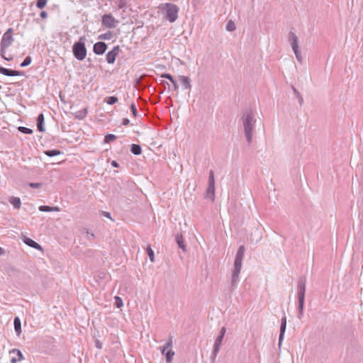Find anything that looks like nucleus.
<instances>
[{
    "instance_id": "nucleus-48",
    "label": "nucleus",
    "mask_w": 363,
    "mask_h": 363,
    "mask_svg": "<svg viewBox=\"0 0 363 363\" xmlns=\"http://www.w3.org/2000/svg\"><path fill=\"white\" fill-rule=\"evenodd\" d=\"M172 84H173L174 90H175V91H176V90H177V89H178V88H179V86H178V84H177V82H176V81H175V80H174V83H172Z\"/></svg>"
},
{
    "instance_id": "nucleus-49",
    "label": "nucleus",
    "mask_w": 363,
    "mask_h": 363,
    "mask_svg": "<svg viewBox=\"0 0 363 363\" xmlns=\"http://www.w3.org/2000/svg\"><path fill=\"white\" fill-rule=\"evenodd\" d=\"M111 165H112L113 167H118V162H117L116 161H115V160H113V161L111 162Z\"/></svg>"
},
{
    "instance_id": "nucleus-47",
    "label": "nucleus",
    "mask_w": 363,
    "mask_h": 363,
    "mask_svg": "<svg viewBox=\"0 0 363 363\" xmlns=\"http://www.w3.org/2000/svg\"><path fill=\"white\" fill-rule=\"evenodd\" d=\"M129 123H130L129 119H128V118H124V119L123 120V123H123V125H128V124H129Z\"/></svg>"
},
{
    "instance_id": "nucleus-31",
    "label": "nucleus",
    "mask_w": 363,
    "mask_h": 363,
    "mask_svg": "<svg viewBox=\"0 0 363 363\" xmlns=\"http://www.w3.org/2000/svg\"><path fill=\"white\" fill-rule=\"evenodd\" d=\"M208 185H215V177H214V173H213V170H211L209 172Z\"/></svg>"
},
{
    "instance_id": "nucleus-29",
    "label": "nucleus",
    "mask_w": 363,
    "mask_h": 363,
    "mask_svg": "<svg viewBox=\"0 0 363 363\" xmlns=\"http://www.w3.org/2000/svg\"><path fill=\"white\" fill-rule=\"evenodd\" d=\"M113 33L111 31L106 32L99 35V38L101 40H109L112 38Z\"/></svg>"
},
{
    "instance_id": "nucleus-4",
    "label": "nucleus",
    "mask_w": 363,
    "mask_h": 363,
    "mask_svg": "<svg viewBox=\"0 0 363 363\" xmlns=\"http://www.w3.org/2000/svg\"><path fill=\"white\" fill-rule=\"evenodd\" d=\"M72 51L78 60H83L86 57V49L84 45V38H80L79 40L74 44Z\"/></svg>"
},
{
    "instance_id": "nucleus-8",
    "label": "nucleus",
    "mask_w": 363,
    "mask_h": 363,
    "mask_svg": "<svg viewBox=\"0 0 363 363\" xmlns=\"http://www.w3.org/2000/svg\"><path fill=\"white\" fill-rule=\"evenodd\" d=\"M161 349V352L166 357V362L171 363L174 355V352L172 351V341L170 339Z\"/></svg>"
},
{
    "instance_id": "nucleus-41",
    "label": "nucleus",
    "mask_w": 363,
    "mask_h": 363,
    "mask_svg": "<svg viewBox=\"0 0 363 363\" xmlns=\"http://www.w3.org/2000/svg\"><path fill=\"white\" fill-rule=\"evenodd\" d=\"M294 52L296 55L297 60L299 62H302L301 52L299 50H294Z\"/></svg>"
},
{
    "instance_id": "nucleus-50",
    "label": "nucleus",
    "mask_w": 363,
    "mask_h": 363,
    "mask_svg": "<svg viewBox=\"0 0 363 363\" xmlns=\"http://www.w3.org/2000/svg\"><path fill=\"white\" fill-rule=\"evenodd\" d=\"M96 347H97L98 348H99V349H101V344H100L99 341H97V342H96Z\"/></svg>"
},
{
    "instance_id": "nucleus-30",
    "label": "nucleus",
    "mask_w": 363,
    "mask_h": 363,
    "mask_svg": "<svg viewBox=\"0 0 363 363\" xmlns=\"http://www.w3.org/2000/svg\"><path fill=\"white\" fill-rule=\"evenodd\" d=\"M235 28H236L235 24L234 23V22L233 21H229L227 23L226 29L228 31H233L235 30Z\"/></svg>"
},
{
    "instance_id": "nucleus-24",
    "label": "nucleus",
    "mask_w": 363,
    "mask_h": 363,
    "mask_svg": "<svg viewBox=\"0 0 363 363\" xmlns=\"http://www.w3.org/2000/svg\"><path fill=\"white\" fill-rule=\"evenodd\" d=\"M130 151L133 154H134L135 155H139L142 152V149H141L140 145H137V144H133L131 145Z\"/></svg>"
},
{
    "instance_id": "nucleus-13",
    "label": "nucleus",
    "mask_w": 363,
    "mask_h": 363,
    "mask_svg": "<svg viewBox=\"0 0 363 363\" xmlns=\"http://www.w3.org/2000/svg\"><path fill=\"white\" fill-rule=\"evenodd\" d=\"M289 40L290 42V44H291L293 51L299 50L298 38L294 33H293V32L289 33Z\"/></svg>"
},
{
    "instance_id": "nucleus-3",
    "label": "nucleus",
    "mask_w": 363,
    "mask_h": 363,
    "mask_svg": "<svg viewBox=\"0 0 363 363\" xmlns=\"http://www.w3.org/2000/svg\"><path fill=\"white\" fill-rule=\"evenodd\" d=\"M13 29L9 28L3 35L0 43V55L4 60L11 61L12 57H6L5 54L7 48L13 43L14 39L12 35Z\"/></svg>"
},
{
    "instance_id": "nucleus-11",
    "label": "nucleus",
    "mask_w": 363,
    "mask_h": 363,
    "mask_svg": "<svg viewBox=\"0 0 363 363\" xmlns=\"http://www.w3.org/2000/svg\"><path fill=\"white\" fill-rule=\"evenodd\" d=\"M107 48V45L104 42H98L94 45L93 51L96 55L104 54Z\"/></svg>"
},
{
    "instance_id": "nucleus-33",
    "label": "nucleus",
    "mask_w": 363,
    "mask_h": 363,
    "mask_svg": "<svg viewBox=\"0 0 363 363\" xmlns=\"http://www.w3.org/2000/svg\"><path fill=\"white\" fill-rule=\"evenodd\" d=\"M48 1V0H37L36 6L38 9H42L45 6Z\"/></svg>"
},
{
    "instance_id": "nucleus-20",
    "label": "nucleus",
    "mask_w": 363,
    "mask_h": 363,
    "mask_svg": "<svg viewBox=\"0 0 363 363\" xmlns=\"http://www.w3.org/2000/svg\"><path fill=\"white\" fill-rule=\"evenodd\" d=\"M37 127L38 130L40 132H44L45 128H44V116L43 113H40L38 115L37 118Z\"/></svg>"
},
{
    "instance_id": "nucleus-7",
    "label": "nucleus",
    "mask_w": 363,
    "mask_h": 363,
    "mask_svg": "<svg viewBox=\"0 0 363 363\" xmlns=\"http://www.w3.org/2000/svg\"><path fill=\"white\" fill-rule=\"evenodd\" d=\"M306 280L301 278L298 281L297 296L298 305H304Z\"/></svg>"
},
{
    "instance_id": "nucleus-51",
    "label": "nucleus",
    "mask_w": 363,
    "mask_h": 363,
    "mask_svg": "<svg viewBox=\"0 0 363 363\" xmlns=\"http://www.w3.org/2000/svg\"><path fill=\"white\" fill-rule=\"evenodd\" d=\"M104 215H105V216H106V217H108V218H111V216H110V213H108V212H104Z\"/></svg>"
},
{
    "instance_id": "nucleus-6",
    "label": "nucleus",
    "mask_w": 363,
    "mask_h": 363,
    "mask_svg": "<svg viewBox=\"0 0 363 363\" xmlns=\"http://www.w3.org/2000/svg\"><path fill=\"white\" fill-rule=\"evenodd\" d=\"M101 24L106 28H114L119 24V21L117 20L111 13L104 14L101 16Z\"/></svg>"
},
{
    "instance_id": "nucleus-2",
    "label": "nucleus",
    "mask_w": 363,
    "mask_h": 363,
    "mask_svg": "<svg viewBox=\"0 0 363 363\" xmlns=\"http://www.w3.org/2000/svg\"><path fill=\"white\" fill-rule=\"evenodd\" d=\"M245 251V249L243 245L240 246L237 251L234 261V268L233 269L231 277V282L230 287V290L231 291H233L237 287L238 283L239 281V277L242 268V263L244 257Z\"/></svg>"
},
{
    "instance_id": "nucleus-52",
    "label": "nucleus",
    "mask_w": 363,
    "mask_h": 363,
    "mask_svg": "<svg viewBox=\"0 0 363 363\" xmlns=\"http://www.w3.org/2000/svg\"><path fill=\"white\" fill-rule=\"evenodd\" d=\"M3 253V249L0 247V255Z\"/></svg>"
},
{
    "instance_id": "nucleus-1",
    "label": "nucleus",
    "mask_w": 363,
    "mask_h": 363,
    "mask_svg": "<svg viewBox=\"0 0 363 363\" xmlns=\"http://www.w3.org/2000/svg\"><path fill=\"white\" fill-rule=\"evenodd\" d=\"M244 133L248 144H251L256 128V113L250 109L245 111L241 118Z\"/></svg>"
},
{
    "instance_id": "nucleus-37",
    "label": "nucleus",
    "mask_w": 363,
    "mask_h": 363,
    "mask_svg": "<svg viewBox=\"0 0 363 363\" xmlns=\"http://www.w3.org/2000/svg\"><path fill=\"white\" fill-rule=\"evenodd\" d=\"M292 89H293V91L294 93V94L296 95V96L297 97V99H298V101L299 103L301 104L303 103V98L302 96H301L300 93L298 92V91L294 87L292 86Z\"/></svg>"
},
{
    "instance_id": "nucleus-14",
    "label": "nucleus",
    "mask_w": 363,
    "mask_h": 363,
    "mask_svg": "<svg viewBox=\"0 0 363 363\" xmlns=\"http://www.w3.org/2000/svg\"><path fill=\"white\" fill-rule=\"evenodd\" d=\"M286 328V317L284 316L281 318V325H280V333H279V347L281 346V342L284 340Z\"/></svg>"
},
{
    "instance_id": "nucleus-9",
    "label": "nucleus",
    "mask_w": 363,
    "mask_h": 363,
    "mask_svg": "<svg viewBox=\"0 0 363 363\" xmlns=\"http://www.w3.org/2000/svg\"><path fill=\"white\" fill-rule=\"evenodd\" d=\"M119 51V46H115L111 51H109L106 56V60L108 63L113 64L116 60V57Z\"/></svg>"
},
{
    "instance_id": "nucleus-26",
    "label": "nucleus",
    "mask_w": 363,
    "mask_h": 363,
    "mask_svg": "<svg viewBox=\"0 0 363 363\" xmlns=\"http://www.w3.org/2000/svg\"><path fill=\"white\" fill-rule=\"evenodd\" d=\"M61 152L58 150H48L45 152V154L48 157H54L60 155Z\"/></svg>"
},
{
    "instance_id": "nucleus-23",
    "label": "nucleus",
    "mask_w": 363,
    "mask_h": 363,
    "mask_svg": "<svg viewBox=\"0 0 363 363\" xmlns=\"http://www.w3.org/2000/svg\"><path fill=\"white\" fill-rule=\"evenodd\" d=\"M14 329L17 335H20L21 332V323L18 317H16L13 320Z\"/></svg>"
},
{
    "instance_id": "nucleus-43",
    "label": "nucleus",
    "mask_w": 363,
    "mask_h": 363,
    "mask_svg": "<svg viewBox=\"0 0 363 363\" xmlns=\"http://www.w3.org/2000/svg\"><path fill=\"white\" fill-rule=\"evenodd\" d=\"M130 109H131V111H132L133 115L135 117H136V116H137V113H138V112H137L136 106L135 105V104H133H133L130 105Z\"/></svg>"
},
{
    "instance_id": "nucleus-36",
    "label": "nucleus",
    "mask_w": 363,
    "mask_h": 363,
    "mask_svg": "<svg viewBox=\"0 0 363 363\" xmlns=\"http://www.w3.org/2000/svg\"><path fill=\"white\" fill-rule=\"evenodd\" d=\"M123 303L122 298H120L119 296H116L115 297V303H114L116 307L119 308L123 306Z\"/></svg>"
},
{
    "instance_id": "nucleus-44",
    "label": "nucleus",
    "mask_w": 363,
    "mask_h": 363,
    "mask_svg": "<svg viewBox=\"0 0 363 363\" xmlns=\"http://www.w3.org/2000/svg\"><path fill=\"white\" fill-rule=\"evenodd\" d=\"M28 185L31 188L37 189V188L41 187L43 184H42V183H29Z\"/></svg>"
},
{
    "instance_id": "nucleus-21",
    "label": "nucleus",
    "mask_w": 363,
    "mask_h": 363,
    "mask_svg": "<svg viewBox=\"0 0 363 363\" xmlns=\"http://www.w3.org/2000/svg\"><path fill=\"white\" fill-rule=\"evenodd\" d=\"M39 211L43 212H50V211H56L58 212L60 211V208L58 206H40L39 207Z\"/></svg>"
},
{
    "instance_id": "nucleus-22",
    "label": "nucleus",
    "mask_w": 363,
    "mask_h": 363,
    "mask_svg": "<svg viewBox=\"0 0 363 363\" xmlns=\"http://www.w3.org/2000/svg\"><path fill=\"white\" fill-rule=\"evenodd\" d=\"M9 201L15 208L19 209L21 208V202L18 197L11 196L9 198Z\"/></svg>"
},
{
    "instance_id": "nucleus-32",
    "label": "nucleus",
    "mask_w": 363,
    "mask_h": 363,
    "mask_svg": "<svg viewBox=\"0 0 363 363\" xmlns=\"http://www.w3.org/2000/svg\"><path fill=\"white\" fill-rule=\"evenodd\" d=\"M84 232L86 233V238L87 240L91 241L95 238L94 233L90 232L88 229H84Z\"/></svg>"
},
{
    "instance_id": "nucleus-45",
    "label": "nucleus",
    "mask_w": 363,
    "mask_h": 363,
    "mask_svg": "<svg viewBox=\"0 0 363 363\" xmlns=\"http://www.w3.org/2000/svg\"><path fill=\"white\" fill-rule=\"evenodd\" d=\"M225 332H226V329L225 327H223L220 330V334L218 336L220 337H224V335L225 334Z\"/></svg>"
},
{
    "instance_id": "nucleus-25",
    "label": "nucleus",
    "mask_w": 363,
    "mask_h": 363,
    "mask_svg": "<svg viewBox=\"0 0 363 363\" xmlns=\"http://www.w3.org/2000/svg\"><path fill=\"white\" fill-rule=\"evenodd\" d=\"M86 114H87L86 108H84V109L77 111L74 113V116L77 118L81 120V119H83L84 118H85Z\"/></svg>"
},
{
    "instance_id": "nucleus-40",
    "label": "nucleus",
    "mask_w": 363,
    "mask_h": 363,
    "mask_svg": "<svg viewBox=\"0 0 363 363\" xmlns=\"http://www.w3.org/2000/svg\"><path fill=\"white\" fill-rule=\"evenodd\" d=\"M116 4L118 9H123L127 6V2L125 0H118Z\"/></svg>"
},
{
    "instance_id": "nucleus-17",
    "label": "nucleus",
    "mask_w": 363,
    "mask_h": 363,
    "mask_svg": "<svg viewBox=\"0 0 363 363\" xmlns=\"http://www.w3.org/2000/svg\"><path fill=\"white\" fill-rule=\"evenodd\" d=\"M175 240H176V242L177 243L179 247L181 248L183 250V252H186V245H184L182 235L177 233L175 235Z\"/></svg>"
},
{
    "instance_id": "nucleus-27",
    "label": "nucleus",
    "mask_w": 363,
    "mask_h": 363,
    "mask_svg": "<svg viewBox=\"0 0 363 363\" xmlns=\"http://www.w3.org/2000/svg\"><path fill=\"white\" fill-rule=\"evenodd\" d=\"M118 101L116 96H107L104 99V102L109 105L116 104Z\"/></svg>"
},
{
    "instance_id": "nucleus-12",
    "label": "nucleus",
    "mask_w": 363,
    "mask_h": 363,
    "mask_svg": "<svg viewBox=\"0 0 363 363\" xmlns=\"http://www.w3.org/2000/svg\"><path fill=\"white\" fill-rule=\"evenodd\" d=\"M10 354L12 355L11 358V363H17L23 359L21 352L17 349L10 351Z\"/></svg>"
},
{
    "instance_id": "nucleus-10",
    "label": "nucleus",
    "mask_w": 363,
    "mask_h": 363,
    "mask_svg": "<svg viewBox=\"0 0 363 363\" xmlns=\"http://www.w3.org/2000/svg\"><path fill=\"white\" fill-rule=\"evenodd\" d=\"M223 340V337L218 336L216 339L215 340L214 345H213V349L212 352V358L215 359L219 352L222 341Z\"/></svg>"
},
{
    "instance_id": "nucleus-39",
    "label": "nucleus",
    "mask_w": 363,
    "mask_h": 363,
    "mask_svg": "<svg viewBox=\"0 0 363 363\" xmlns=\"http://www.w3.org/2000/svg\"><path fill=\"white\" fill-rule=\"evenodd\" d=\"M303 307L304 305H298V318L301 319L303 315Z\"/></svg>"
},
{
    "instance_id": "nucleus-46",
    "label": "nucleus",
    "mask_w": 363,
    "mask_h": 363,
    "mask_svg": "<svg viewBox=\"0 0 363 363\" xmlns=\"http://www.w3.org/2000/svg\"><path fill=\"white\" fill-rule=\"evenodd\" d=\"M40 16L42 18H46L48 17V13H47L46 11H41L40 13Z\"/></svg>"
},
{
    "instance_id": "nucleus-34",
    "label": "nucleus",
    "mask_w": 363,
    "mask_h": 363,
    "mask_svg": "<svg viewBox=\"0 0 363 363\" xmlns=\"http://www.w3.org/2000/svg\"><path fill=\"white\" fill-rule=\"evenodd\" d=\"M18 130L25 134H31L33 133V130L28 128L20 126L18 127Z\"/></svg>"
},
{
    "instance_id": "nucleus-19",
    "label": "nucleus",
    "mask_w": 363,
    "mask_h": 363,
    "mask_svg": "<svg viewBox=\"0 0 363 363\" xmlns=\"http://www.w3.org/2000/svg\"><path fill=\"white\" fill-rule=\"evenodd\" d=\"M23 241L27 245L34 249L42 250L41 246L38 242H36L35 241L29 238H26Z\"/></svg>"
},
{
    "instance_id": "nucleus-28",
    "label": "nucleus",
    "mask_w": 363,
    "mask_h": 363,
    "mask_svg": "<svg viewBox=\"0 0 363 363\" xmlns=\"http://www.w3.org/2000/svg\"><path fill=\"white\" fill-rule=\"evenodd\" d=\"M146 251H147V254L151 262H155L154 251L151 248L150 245L147 246Z\"/></svg>"
},
{
    "instance_id": "nucleus-15",
    "label": "nucleus",
    "mask_w": 363,
    "mask_h": 363,
    "mask_svg": "<svg viewBox=\"0 0 363 363\" xmlns=\"http://www.w3.org/2000/svg\"><path fill=\"white\" fill-rule=\"evenodd\" d=\"M0 73L10 77L21 76L23 74V72L20 71L12 70L2 67H0Z\"/></svg>"
},
{
    "instance_id": "nucleus-42",
    "label": "nucleus",
    "mask_w": 363,
    "mask_h": 363,
    "mask_svg": "<svg viewBox=\"0 0 363 363\" xmlns=\"http://www.w3.org/2000/svg\"><path fill=\"white\" fill-rule=\"evenodd\" d=\"M162 77L169 79L172 83H174V79L170 74H164L162 75Z\"/></svg>"
},
{
    "instance_id": "nucleus-38",
    "label": "nucleus",
    "mask_w": 363,
    "mask_h": 363,
    "mask_svg": "<svg viewBox=\"0 0 363 363\" xmlns=\"http://www.w3.org/2000/svg\"><path fill=\"white\" fill-rule=\"evenodd\" d=\"M30 63H31V57L28 56L21 62V67H26V66L29 65Z\"/></svg>"
},
{
    "instance_id": "nucleus-35",
    "label": "nucleus",
    "mask_w": 363,
    "mask_h": 363,
    "mask_svg": "<svg viewBox=\"0 0 363 363\" xmlns=\"http://www.w3.org/2000/svg\"><path fill=\"white\" fill-rule=\"evenodd\" d=\"M116 138V136L113 134H108L105 136L104 142L108 143L113 140H114Z\"/></svg>"
},
{
    "instance_id": "nucleus-16",
    "label": "nucleus",
    "mask_w": 363,
    "mask_h": 363,
    "mask_svg": "<svg viewBox=\"0 0 363 363\" xmlns=\"http://www.w3.org/2000/svg\"><path fill=\"white\" fill-rule=\"evenodd\" d=\"M179 79L182 84L184 89H191V85L190 83V79L188 77L186 76H179Z\"/></svg>"
},
{
    "instance_id": "nucleus-5",
    "label": "nucleus",
    "mask_w": 363,
    "mask_h": 363,
    "mask_svg": "<svg viewBox=\"0 0 363 363\" xmlns=\"http://www.w3.org/2000/svg\"><path fill=\"white\" fill-rule=\"evenodd\" d=\"M178 7L172 4H167L164 7L165 16L170 22H174L178 18Z\"/></svg>"
},
{
    "instance_id": "nucleus-18",
    "label": "nucleus",
    "mask_w": 363,
    "mask_h": 363,
    "mask_svg": "<svg viewBox=\"0 0 363 363\" xmlns=\"http://www.w3.org/2000/svg\"><path fill=\"white\" fill-rule=\"evenodd\" d=\"M206 197L210 199L212 201L215 199V185H208Z\"/></svg>"
}]
</instances>
